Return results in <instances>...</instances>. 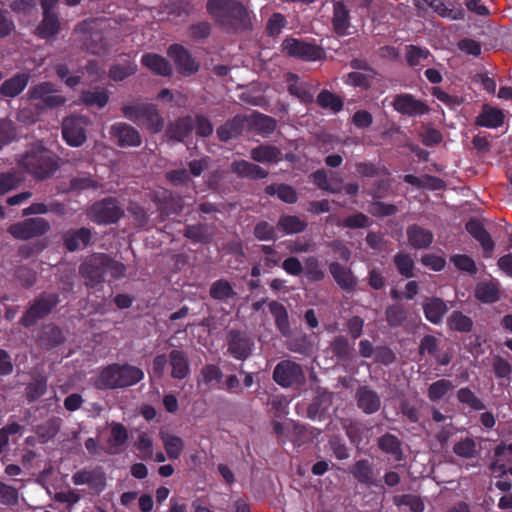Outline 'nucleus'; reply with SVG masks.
<instances>
[{
    "mask_svg": "<svg viewBox=\"0 0 512 512\" xmlns=\"http://www.w3.org/2000/svg\"><path fill=\"white\" fill-rule=\"evenodd\" d=\"M457 397L460 402L468 404L475 410H481L484 408L482 402L468 388L460 389L457 393Z\"/></svg>",
    "mask_w": 512,
    "mask_h": 512,
    "instance_id": "4d7b16f0",
    "label": "nucleus"
},
{
    "mask_svg": "<svg viewBox=\"0 0 512 512\" xmlns=\"http://www.w3.org/2000/svg\"><path fill=\"white\" fill-rule=\"evenodd\" d=\"M90 239V230L87 228H80L75 231L67 232L64 241L69 251H75L86 247Z\"/></svg>",
    "mask_w": 512,
    "mask_h": 512,
    "instance_id": "b1692460",
    "label": "nucleus"
},
{
    "mask_svg": "<svg viewBox=\"0 0 512 512\" xmlns=\"http://www.w3.org/2000/svg\"><path fill=\"white\" fill-rule=\"evenodd\" d=\"M454 452L460 457H473L476 453L475 442L471 439H465L454 446Z\"/></svg>",
    "mask_w": 512,
    "mask_h": 512,
    "instance_id": "680f3d73",
    "label": "nucleus"
},
{
    "mask_svg": "<svg viewBox=\"0 0 512 512\" xmlns=\"http://www.w3.org/2000/svg\"><path fill=\"white\" fill-rule=\"evenodd\" d=\"M29 75L20 73L6 80L1 86V94L5 97H15L19 95L27 86Z\"/></svg>",
    "mask_w": 512,
    "mask_h": 512,
    "instance_id": "4be33fe9",
    "label": "nucleus"
},
{
    "mask_svg": "<svg viewBox=\"0 0 512 512\" xmlns=\"http://www.w3.org/2000/svg\"><path fill=\"white\" fill-rule=\"evenodd\" d=\"M142 64L154 72L155 74L161 76H168L171 73V67L167 60L157 54H146L141 59Z\"/></svg>",
    "mask_w": 512,
    "mask_h": 512,
    "instance_id": "a878e982",
    "label": "nucleus"
},
{
    "mask_svg": "<svg viewBox=\"0 0 512 512\" xmlns=\"http://www.w3.org/2000/svg\"><path fill=\"white\" fill-rule=\"evenodd\" d=\"M18 502V491L16 488L0 482V503L11 506Z\"/></svg>",
    "mask_w": 512,
    "mask_h": 512,
    "instance_id": "5fc2aeb1",
    "label": "nucleus"
},
{
    "mask_svg": "<svg viewBox=\"0 0 512 512\" xmlns=\"http://www.w3.org/2000/svg\"><path fill=\"white\" fill-rule=\"evenodd\" d=\"M30 98L41 100L48 107H56L65 102V98L57 94L56 87L50 82H43L29 90Z\"/></svg>",
    "mask_w": 512,
    "mask_h": 512,
    "instance_id": "ddd939ff",
    "label": "nucleus"
},
{
    "mask_svg": "<svg viewBox=\"0 0 512 512\" xmlns=\"http://www.w3.org/2000/svg\"><path fill=\"white\" fill-rule=\"evenodd\" d=\"M466 229L475 239L480 242L486 256H490L494 250V242L492 241L489 234L485 231L482 224L478 220H470L466 224Z\"/></svg>",
    "mask_w": 512,
    "mask_h": 512,
    "instance_id": "a211bd4d",
    "label": "nucleus"
},
{
    "mask_svg": "<svg viewBox=\"0 0 512 512\" xmlns=\"http://www.w3.org/2000/svg\"><path fill=\"white\" fill-rule=\"evenodd\" d=\"M273 379L283 387H290L304 383L305 376L300 365L290 360H285L276 365Z\"/></svg>",
    "mask_w": 512,
    "mask_h": 512,
    "instance_id": "0eeeda50",
    "label": "nucleus"
},
{
    "mask_svg": "<svg viewBox=\"0 0 512 512\" xmlns=\"http://www.w3.org/2000/svg\"><path fill=\"white\" fill-rule=\"evenodd\" d=\"M304 274L308 280L318 282L324 279L325 273L321 269L319 261L315 257H307L304 260Z\"/></svg>",
    "mask_w": 512,
    "mask_h": 512,
    "instance_id": "37998d69",
    "label": "nucleus"
},
{
    "mask_svg": "<svg viewBox=\"0 0 512 512\" xmlns=\"http://www.w3.org/2000/svg\"><path fill=\"white\" fill-rule=\"evenodd\" d=\"M407 236L411 246L416 249L427 248L433 241L432 232L417 225L408 228Z\"/></svg>",
    "mask_w": 512,
    "mask_h": 512,
    "instance_id": "aec40b11",
    "label": "nucleus"
},
{
    "mask_svg": "<svg viewBox=\"0 0 512 512\" xmlns=\"http://www.w3.org/2000/svg\"><path fill=\"white\" fill-rule=\"evenodd\" d=\"M329 269L336 283L342 289L351 290L355 287L356 278L354 277L350 269L341 266L337 262L331 263Z\"/></svg>",
    "mask_w": 512,
    "mask_h": 512,
    "instance_id": "6ab92c4d",
    "label": "nucleus"
},
{
    "mask_svg": "<svg viewBox=\"0 0 512 512\" xmlns=\"http://www.w3.org/2000/svg\"><path fill=\"white\" fill-rule=\"evenodd\" d=\"M266 192L269 195L277 194V196L286 203H294L297 200V195L294 189L288 185L268 186Z\"/></svg>",
    "mask_w": 512,
    "mask_h": 512,
    "instance_id": "49530a36",
    "label": "nucleus"
},
{
    "mask_svg": "<svg viewBox=\"0 0 512 512\" xmlns=\"http://www.w3.org/2000/svg\"><path fill=\"white\" fill-rule=\"evenodd\" d=\"M48 228L49 225L44 219L33 218L10 226L9 232L16 239L28 240L44 234Z\"/></svg>",
    "mask_w": 512,
    "mask_h": 512,
    "instance_id": "9d476101",
    "label": "nucleus"
},
{
    "mask_svg": "<svg viewBox=\"0 0 512 512\" xmlns=\"http://www.w3.org/2000/svg\"><path fill=\"white\" fill-rule=\"evenodd\" d=\"M317 102L323 108H330L334 112L340 111L343 107L341 100L328 91H322L317 97Z\"/></svg>",
    "mask_w": 512,
    "mask_h": 512,
    "instance_id": "09e8293b",
    "label": "nucleus"
},
{
    "mask_svg": "<svg viewBox=\"0 0 512 512\" xmlns=\"http://www.w3.org/2000/svg\"><path fill=\"white\" fill-rule=\"evenodd\" d=\"M122 210L114 199H107L95 203L88 212L89 218L98 224H109L117 221Z\"/></svg>",
    "mask_w": 512,
    "mask_h": 512,
    "instance_id": "1a4fd4ad",
    "label": "nucleus"
},
{
    "mask_svg": "<svg viewBox=\"0 0 512 512\" xmlns=\"http://www.w3.org/2000/svg\"><path fill=\"white\" fill-rule=\"evenodd\" d=\"M428 6L441 17L449 18L452 20L462 19L463 11L450 9L441 0H425Z\"/></svg>",
    "mask_w": 512,
    "mask_h": 512,
    "instance_id": "a19ab883",
    "label": "nucleus"
},
{
    "mask_svg": "<svg viewBox=\"0 0 512 512\" xmlns=\"http://www.w3.org/2000/svg\"><path fill=\"white\" fill-rule=\"evenodd\" d=\"M58 298L55 294H48L37 300L22 317L21 322L24 326L32 325L38 318L47 315L57 304Z\"/></svg>",
    "mask_w": 512,
    "mask_h": 512,
    "instance_id": "f8f14e48",
    "label": "nucleus"
},
{
    "mask_svg": "<svg viewBox=\"0 0 512 512\" xmlns=\"http://www.w3.org/2000/svg\"><path fill=\"white\" fill-rule=\"evenodd\" d=\"M270 312L274 316L278 328L283 334L289 330L288 314L285 307L275 301L269 304Z\"/></svg>",
    "mask_w": 512,
    "mask_h": 512,
    "instance_id": "79ce46f5",
    "label": "nucleus"
},
{
    "mask_svg": "<svg viewBox=\"0 0 512 512\" xmlns=\"http://www.w3.org/2000/svg\"><path fill=\"white\" fill-rule=\"evenodd\" d=\"M59 31V20L55 14L50 11L44 12V18L37 28V34L41 38H53Z\"/></svg>",
    "mask_w": 512,
    "mask_h": 512,
    "instance_id": "cd10ccee",
    "label": "nucleus"
},
{
    "mask_svg": "<svg viewBox=\"0 0 512 512\" xmlns=\"http://www.w3.org/2000/svg\"><path fill=\"white\" fill-rule=\"evenodd\" d=\"M234 294L232 286L225 280H218L212 284L210 295L217 300H225Z\"/></svg>",
    "mask_w": 512,
    "mask_h": 512,
    "instance_id": "de8ad7c7",
    "label": "nucleus"
},
{
    "mask_svg": "<svg viewBox=\"0 0 512 512\" xmlns=\"http://www.w3.org/2000/svg\"><path fill=\"white\" fill-rule=\"evenodd\" d=\"M287 81L289 83L288 90L290 94L296 96L300 101L309 103L313 101L315 89L313 86L299 82L298 77L294 74H288Z\"/></svg>",
    "mask_w": 512,
    "mask_h": 512,
    "instance_id": "f3484780",
    "label": "nucleus"
},
{
    "mask_svg": "<svg viewBox=\"0 0 512 512\" xmlns=\"http://www.w3.org/2000/svg\"><path fill=\"white\" fill-rule=\"evenodd\" d=\"M286 18L281 13H274L267 22V31L269 35L275 36L281 33L286 25Z\"/></svg>",
    "mask_w": 512,
    "mask_h": 512,
    "instance_id": "13d9d810",
    "label": "nucleus"
},
{
    "mask_svg": "<svg viewBox=\"0 0 512 512\" xmlns=\"http://www.w3.org/2000/svg\"><path fill=\"white\" fill-rule=\"evenodd\" d=\"M128 440V432L126 428L116 422L110 424V437L108 439L109 452L115 453L116 449L123 446Z\"/></svg>",
    "mask_w": 512,
    "mask_h": 512,
    "instance_id": "7c9ffc66",
    "label": "nucleus"
},
{
    "mask_svg": "<svg viewBox=\"0 0 512 512\" xmlns=\"http://www.w3.org/2000/svg\"><path fill=\"white\" fill-rule=\"evenodd\" d=\"M393 106L397 112L412 117L424 115L429 110L425 103L417 100L410 94L397 95Z\"/></svg>",
    "mask_w": 512,
    "mask_h": 512,
    "instance_id": "4468645a",
    "label": "nucleus"
},
{
    "mask_svg": "<svg viewBox=\"0 0 512 512\" xmlns=\"http://www.w3.org/2000/svg\"><path fill=\"white\" fill-rule=\"evenodd\" d=\"M207 9L216 21L236 31L251 25L250 12L236 0H210Z\"/></svg>",
    "mask_w": 512,
    "mask_h": 512,
    "instance_id": "f257e3e1",
    "label": "nucleus"
},
{
    "mask_svg": "<svg viewBox=\"0 0 512 512\" xmlns=\"http://www.w3.org/2000/svg\"><path fill=\"white\" fill-rule=\"evenodd\" d=\"M447 324L450 329L461 332H468L472 327L471 319L460 312H453L449 316Z\"/></svg>",
    "mask_w": 512,
    "mask_h": 512,
    "instance_id": "a18cd8bd",
    "label": "nucleus"
},
{
    "mask_svg": "<svg viewBox=\"0 0 512 512\" xmlns=\"http://www.w3.org/2000/svg\"><path fill=\"white\" fill-rule=\"evenodd\" d=\"M504 115L501 110L489 106H484L482 112L478 115L476 123L479 126L487 128H497L502 125Z\"/></svg>",
    "mask_w": 512,
    "mask_h": 512,
    "instance_id": "393cba45",
    "label": "nucleus"
},
{
    "mask_svg": "<svg viewBox=\"0 0 512 512\" xmlns=\"http://www.w3.org/2000/svg\"><path fill=\"white\" fill-rule=\"evenodd\" d=\"M143 377V371L137 367L112 365L100 373L96 385L102 389L123 388L140 382Z\"/></svg>",
    "mask_w": 512,
    "mask_h": 512,
    "instance_id": "7ed1b4c3",
    "label": "nucleus"
},
{
    "mask_svg": "<svg viewBox=\"0 0 512 512\" xmlns=\"http://www.w3.org/2000/svg\"><path fill=\"white\" fill-rule=\"evenodd\" d=\"M424 312L430 322L437 324L441 322L447 312V306L441 299L432 298L424 305Z\"/></svg>",
    "mask_w": 512,
    "mask_h": 512,
    "instance_id": "c85d7f7f",
    "label": "nucleus"
},
{
    "mask_svg": "<svg viewBox=\"0 0 512 512\" xmlns=\"http://www.w3.org/2000/svg\"><path fill=\"white\" fill-rule=\"evenodd\" d=\"M109 100L108 92L102 88L85 91L82 95V102L87 105H94L99 108L104 107Z\"/></svg>",
    "mask_w": 512,
    "mask_h": 512,
    "instance_id": "4c0bfd02",
    "label": "nucleus"
},
{
    "mask_svg": "<svg viewBox=\"0 0 512 512\" xmlns=\"http://www.w3.org/2000/svg\"><path fill=\"white\" fill-rule=\"evenodd\" d=\"M169 364L171 367V376L174 379H184L190 373L189 360L184 351L173 349L169 353Z\"/></svg>",
    "mask_w": 512,
    "mask_h": 512,
    "instance_id": "dca6fc26",
    "label": "nucleus"
},
{
    "mask_svg": "<svg viewBox=\"0 0 512 512\" xmlns=\"http://www.w3.org/2000/svg\"><path fill=\"white\" fill-rule=\"evenodd\" d=\"M161 439L168 457L170 459H177L181 455L184 447L182 439L164 432L161 433Z\"/></svg>",
    "mask_w": 512,
    "mask_h": 512,
    "instance_id": "2f4dec72",
    "label": "nucleus"
},
{
    "mask_svg": "<svg viewBox=\"0 0 512 512\" xmlns=\"http://www.w3.org/2000/svg\"><path fill=\"white\" fill-rule=\"evenodd\" d=\"M357 402L366 414H372L380 408V398L376 392L368 389L361 388L357 393Z\"/></svg>",
    "mask_w": 512,
    "mask_h": 512,
    "instance_id": "412c9836",
    "label": "nucleus"
},
{
    "mask_svg": "<svg viewBox=\"0 0 512 512\" xmlns=\"http://www.w3.org/2000/svg\"><path fill=\"white\" fill-rule=\"evenodd\" d=\"M278 226L287 234L302 232L306 223L297 216H282L279 219Z\"/></svg>",
    "mask_w": 512,
    "mask_h": 512,
    "instance_id": "c03bdc74",
    "label": "nucleus"
},
{
    "mask_svg": "<svg viewBox=\"0 0 512 512\" xmlns=\"http://www.w3.org/2000/svg\"><path fill=\"white\" fill-rule=\"evenodd\" d=\"M110 133L119 146H139L141 137L136 129L126 123H116L111 126Z\"/></svg>",
    "mask_w": 512,
    "mask_h": 512,
    "instance_id": "2eb2a0df",
    "label": "nucleus"
},
{
    "mask_svg": "<svg viewBox=\"0 0 512 512\" xmlns=\"http://www.w3.org/2000/svg\"><path fill=\"white\" fill-rule=\"evenodd\" d=\"M314 183L322 190L329 191L331 193H338L341 191L340 183L331 184L324 171H316L312 175Z\"/></svg>",
    "mask_w": 512,
    "mask_h": 512,
    "instance_id": "864d4df0",
    "label": "nucleus"
},
{
    "mask_svg": "<svg viewBox=\"0 0 512 512\" xmlns=\"http://www.w3.org/2000/svg\"><path fill=\"white\" fill-rule=\"evenodd\" d=\"M137 70L135 63L129 62L126 65H114L110 68V77L114 81H122L126 77L134 74Z\"/></svg>",
    "mask_w": 512,
    "mask_h": 512,
    "instance_id": "603ef678",
    "label": "nucleus"
},
{
    "mask_svg": "<svg viewBox=\"0 0 512 512\" xmlns=\"http://www.w3.org/2000/svg\"><path fill=\"white\" fill-rule=\"evenodd\" d=\"M232 171L241 177L249 178H265L267 171L263 170L259 166L252 164L248 161H237L232 164Z\"/></svg>",
    "mask_w": 512,
    "mask_h": 512,
    "instance_id": "bb28decb",
    "label": "nucleus"
},
{
    "mask_svg": "<svg viewBox=\"0 0 512 512\" xmlns=\"http://www.w3.org/2000/svg\"><path fill=\"white\" fill-rule=\"evenodd\" d=\"M122 111L126 118L140 126L146 127L152 133L161 131L164 126L163 119L158 114L156 107L152 104L125 105Z\"/></svg>",
    "mask_w": 512,
    "mask_h": 512,
    "instance_id": "20e7f679",
    "label": "nucleus"
},
{
    "mask_svg": "<svg viewBox=\"0 0 512 512\" xmlns=\"http://www.w3.org/2000/svg\"><path fill=\"white\" fill-rule=\"evenodd\" d=\"M395 264L399 272L409 278L413 276V260L410 256L405 254H398L395 257Z\"/></svg>",
    "mask_w": 512,
    "mask_h": 512,
    "instance_id": "bf43d9fd",
    "label": "nucleus"
},
{
    "mask_svg": "<svg viewBox=\"0 0 512 512\" xmlns=\"http://www.w3.org/2000/svg\"><path fill=\"white\" fill-rule=\"evenodd\" d=\"M450 260L457 267V269L461 271L471 275L476 274L477 272V267L474 260L467 255H453Z\"/></svg>",
    "mask_w": 512,
    "mask_h": 512,
    "instance_id": "3c124183",
    "label": "nucleus"
},
{
    "mask_svg": "<svg viewBox=\"0 0 512 512\" xmlns=\"http://www.w3.org/2000/svg\"><path fill=\"white\" fill-rule=\"evenodd\" d=\"M201 375L207 384L212 382H219L222 377L220 369L215 365H206L203 367Z\"/></svg>",
    "mask_w": 512,
    "mask_h": 512,
    "instance_id": "774afa93",
    "label": "nucleus"
},
{
    "mask_svg": "<svg viewBox=\"0 0 512 512\" xmlns=\"http://www.w3.org/2000/svg\"><path fill=\"white\" fill-rule=\"evenodd\" d=\"M333 27L338 34H346L349 28L348 11L342 3L334 5Z\"/></svg>",
    "mask_w": 512,
    "mask_h": 512,
    "instance_id": "c9c22d12",
    "label": "nucleus"
},
{
    "mask_svg": "<svg viewBox=\"0 0 512 512\" xmlns=\"http://www.w3.org/2000/svg\"><path fill=\"white\" fill-rule=\"evenodd\" d=\"M280 155V151L271 146H259L251 151V158L257 162H276L280 159Z\"/></svg>",
    "mask_w": 512,
    "mask_h": 512,
    "instance_id": "f704fd0d",
    "label": "nucleus"
},
{
    "mask_svg": "<svg viewBox=\"0 0 512 512\" xmlns=\"http://www.w3.org/2000/svg\"><path fill=\"white\" fill-rule=\"evenodd\" d=\"M169 57L174 61L177 70L183 75H191L198 71L199 64L182 46L174 44L168 49Z\"/></svg>",
    "mask_w": 512,
    "mask_h": 512,
    "instance_id": "9b49d317",
    "label": "nucleus"
},
{
    "mask_svg": "<svg viewBox=\"0 0 512 512\" xmlns=\"http://www.w3.org/2000/svg\"><path fill=\"white\" fill-rule=\"evenodd\" d=\"M455 388V385L446 379L438 380L432 383L428 388V397L432 401L443 399L450 394Z\"/></svg>",
    "mask_w": 512,
    "mask_h": 512,
    "instance_id": "72a5a7b5",
    "label": "nucleus"
},
{
    "mask_svg": "<svg viewBox=\"0 0 512 512\" xmlns=\"http://www.w3.org/2000/svg\"><path fill=\"white\" fill-rule=\"evenodd\" d=\"M22 165L29 173L40 179L49 177L58 167L52 153L44 148L28 152L22 160Z\"/></svg>",
    "mask_w": 512,
    "mask_h": 512,
    "instance_id": "39448f33",
    "label": "nucleus"
},
{
    "mask_svg": "<svg viewBox=\"0 0 512 512\" xmlns=\"http://www.w3.org/2000/svg\"><path fill=\"white\" fill-rule=\"evenodd\" d=\"M282 48L287 55L305 61H316L323 56V51L319 47L295 38L285 39L282 43Z\"/></svg>",
    "mask_w": 512,
    "mask_h": 512,
    "instance_id": "6e6552de",
    "label": "nucleus"
},
{
    "mask_svg": "<svg viewBox=\"0 0 512 512\" xmlns=\"http://www.w3.org/2000/svg\"><path fill=\"white\" fill-rule=\"evenodd\" d=\"M229 351L237 359H245L251 351V345L245 338L239 334L231 335L229 342Z\"/></svg>",
    "mask_w": 512,
    "mask_h": 512,
    "instance_id": "473e14b6",
    "label": "nucleus"
},
{
    "mask_svg": "<svg viewBox=\"0 0 512 512\" xmlns=\"http://www.w3.org/2000/svg\"><path fill=\"white\" fill-rule=\"evenodd\" d=\"M89 120L82 116H71L63 121L62 135L69 146L79 147L87 139L86 128Z\"/></svg>",
    "mask_w": 512,
    "mask_h": 512,
    "instance_id": "423d86ee",
    "label": "nucleus"
},
{
    "mask_svg": "<svg viewBox=\"0 0 512 512\" xmlns=\"http://www.w3.org/2000/svg\"><path fill=\"white\" fill-rule=\"evenodd\" d=\"M332 404V397L329 392H323L317 397L308 408V415L312 419H321L326 414Z\"/></svg>",
    "mask_w": 512,
    "mask_h": 512,
    "instance_id": "c756f323",
    "label": "nucleus"
},
{
    "mask_svg": "<svg viewBox=\"0 0 512 512\" xmlns=\"http://www.w3.org/2000/svg\"><path fill=\"white\" fill-rule=\"evenodd\" d=\"M126 267L117 261L110 260L106 255L94 254L89 256L80 267V274L86 279V284L93 286L103 279L104 273L118 279L125 275Z\"/></svg>",
    "mask_w": 512,
    "mask_h": 512,
    "instance_id": "f03ea898",
    "label": "nucleus"
},
{
    "mask_svg": "<svg viewBox=\"0 0 512 512\" xmlns=\"http://www.w3.org/2000/svg\"><path fill=\"white\" fill-rule=\"evenodd\" d=\"M398 506H407L412 512H423L424 503L422 500L414 495H403L396 499Z\"/></svg>",
    "mask_w": 512,
    "mask_h": 512,
    "instance_id": "6e6d98bb",
    "label": "nucleus"
},
{
    "mask_svg": "<svg viewBox=\"0 0 512 512\" xmlns=\"http://www.w3.org/2000/svg\"><path fill=\"white\" fill-rule=\"evenodd\" d=\"M239 132H240V130H239V125H238V120H236V119L231 122L225 123L223 126L218 128V130H217L218 137L222 141H227V140L231 139L232 137L239 134Z\"/></svg>",
    "mask_w": 512,
    "mask_h": 512,
    "instance_id": "052dcab7",
    "label": "nucleus"
},
{
    "mask_svg": "<svg viewBox=\"0 0 512 512\" xmlns=\"http://www.w3.org/2000/svg\"><path fill=\"white\" fill-rule=\"evenodd\" d=\"M386 317L390 325L398 326L403 322L405 318V312L399 306H392L387 309Z\"/></svg>",
    "mask_w": 512,
    "mask_h": 512,
    "instance_id": "338daca9",
    "label": "nucleus"
},
{
    "mask_svg": "<svg viewBox=\"0 0 512 512\" xmlns=\"http://www.w3.org/2000/svg\"><path fill=\"white\" fill-rule=\"evenodd\" d=\"M192 119L184 118L170 125L167 134L170 138L182 141L192 129Z\"/></svg>",
    "mask_w": 512,
    "mask_h": 512,
    "instance_id": "58836bf2",
    "label": "nucleus"
},
{
    "mask_svg": "<svg viewBox=\"0 0 512 512\" xmlns=\"http://www.w3.org/2000/svg\"><path fill=\"white\" fill-rule=\"evenodd\" d=\"M282 268L287 274L292 276H298L303 272V266L296 257H289L285 259L282 263Z\"/></svg>",
    "mask_w": 512,
    "mask_h": 512,
    "instance_id": "69168bd1",
    "label": "nucleus"
},
{
    "mask_svg": "<svg viewBox=\"0 0 512 512\" xmlns=\"http://www.w3.org/2000/svg\"><path fill=\"white\" fill-rule=\"evenodd\" d=\"M252 125L263 136L271 134L276 128L275 120L263 114H253Z\"/></svg>",
    "mask_w": 512,
    "mask_h": 512,
    "instance_id": "ea45409f",
    "label": "nucleus"
},
{
    "mask_svg": "<svg viewBox=\"0 0 512 512\" xmlns=\"http://www.w3.org/2000/svg\"><path fill=\"white\" fill-rule=\"evenodd\" d=\"M406 56L407 61L411 66H418L428 59L429 51L427 49L410 45L407 47Z\"/></svg>",
    "mask_w": 512,
    "mask_h": 512,
    "instance_id": "8fccbe9b",
    "label": "nucleus"
},
{
    "mask_svg": "<svg viewBox=\"0 0 512 512\" xmlns=\"http://www.w3.org/2000/svg\"><path fill=\"white\" fill-rule=\"evenodd\" d=\"M20 179L15 174L7 173L0 175V195H3L16 187Z\"/></svg>",
    "mask_w": 512,
    "mask_h": 512,
    "instance_id": "0e129e2a",
    "label": "nucleus"
},
{
    "mask_svg": "<svg viewBox=\"0 0 512 512\" xmlns=\"http://www.w3.org/2000/svg\"><path fill=\"white\" fill-rule=\"evenodd\" d=\"M500 290L497 282H480L475 288V297L482 303L491 304L499 299Z\"/></svg>",
    "mask_w": 512,
    "mask_h": 512,
    "instance_id": "5701e85b",
    "label": "nucleus"
},
{
    "mask_svg": "<svg viewBox=\"0 0 512 512\" xmlns=\"http://www.w3.org/2000/svg\"><path fill=\"white\" fill-rule=\"evenodd\" d=\"M354 476L362 482H370L372 479V471L368 461L360 460L354 466Z\"/></svg>",
    "mask_w": 512,
    "mask_h": 512,
    "instance_id": "e2e57ef3",
    "label": "nucleus"
},
{
    "mask_svg": "<svg viewBox=\"0 0 512 512\" xmlns=\"http://www.w3.org/2000/svg\"><path fill=\"white\" fill-rule=\"evenodd\" d=\"M379 446L384 452L390 454L394 460L399 461L402 459L400 441L397 437L390 434L384 435L379 440Z\"/></svg>",
    "mask_w": 512,
    "mask_h": 512,
    "instance_id": "e433bc0d",
    "label": "nucleus"
}]
</instances>
